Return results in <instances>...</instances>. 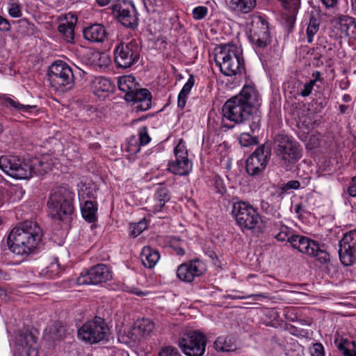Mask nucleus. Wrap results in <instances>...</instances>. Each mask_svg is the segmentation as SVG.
Returning <instances> with one entry per match:
<instances>
[{
    "instance_id": "obj_24",
    "label": "nucleus",
    "mask_w": 356,
    "mask_h": 356,
    "mask_svg": "<svg viewBox=\"0 0 356 356\" xmlns=\"http://www.w3.org/2000/svg\"><path fill=\"white\" fill-rule=\"evenodd\" d=\"M170 199V197L167 188H159L154 195L153 204L149 206V211L154 213L165 211V204Z\"/></svg>"
},
{
    "instance_id": "obj_9",
    "label": "nucleus",
    "mask_w": 356,
    "mask_h": 356,
    "mask_svg": "<svg viewBox=\"0 0 356 356\" xmlns=\"http://www.w3.org/2000/svg\"><path fill=\"white\" fill-rule=\"evenodd\" d=\"M0 169L16 179H27L31 177L29 163L17 156H0Z\"/></svg>"
},
{
    "instance_id": "obj_7",
    "label": "nucleus",
    "mask_w": 356,
    "mask_h": 356,
    "mask_svg": "<svg viewBox=\"0 0 356 356\" xmlns=\"http://www.w3.org/2000/svg\"><path fill=\"white\" fill-rule=\"evenodd\" d=\"M291 246L300 252L314 257L321 264L330 261V254L320 248L319 244L307 236L296 234L291 238Z\"/></svg>"
},
{
    "instance_id": "obj_33",
    "label": "nucleus",
    "mask_w": 356,
    "mask_h": 356,
    "mask_svg": "<svg viewBox=\"0 0 356 356\" xmlns=\"http://www.w3.org/2000/svg\"><path fill=\"white\" fill-rule=\"evenodd\" d=\"M97 205L92 201L86 200L81 207L83 218L89 222H94L97 220Z\"/></svg>"
},
{
    "instance_id": "obj_25",
    "label": "nucleus",
    "mask_w": 356,
    "mask_h": 356,
    "mask_svg": "<svg viewBox=\"0 0 356 356\" xmlns=\"http://www.w3.org/2000/svg\"><path fill=\"white\" fill-rule=\"evenodd\" d=\"M83 33L85 39L93 42H102L107 35L105 27L99 24L85 28Z\"/></svg>"
},
{
    "instance_id": "obj_46",
    "label": "nucleus",
    "mask_w": 356,
    "mask_h": 356,
    "mask_svg": "<svg viewBox=\"0 0 356 356\" xmlns=\"http://www.w3.org/2000/svg\"><path fill=\"white\" fill-rule=\"evenodd\" d=\"M208 13V9L205 6H197L193 10V17L196 20L204 18Z\"/></svg>"
},
{
    "instance_id": "obj_50",
    "label": "nucleus",
    "mask_w": 356,
    "mask_h": 356,
    "mask_svg": "<svg viewBox=\"0 0 356 356\" xmlns=\"http://www.w3.org/2000/svg\"><path fill=\"white\" fill-rule=\"evenodd\" d=\"M195 84V79L193 75H190V77L188 78L187 82L184 85L182 89L181 90L180 92L189 95L192 88L193 87Z\"/></svg>"
},
{
    "instance_id": "obj_14",
    "label": "nucleus",
    "mask_w": 356,
    "mask_h": 356,
    "mask_svg": "<svg viewBox=\"0 0 356 356\" xmlns=\"http://www.w3.org/2000/svg\"><path fill=\"white\" fill-rule=\"evenodd\" d=\"M271 154L268 144L258 147L246 161V171L251 176L259 175L266 169Z\"/></svg>"
},
{
    "instance_id": "obj_16",
    "label": "nucleus",
    "mask_w": 356,
    "mask_h": 356,
    "mask_svg": "<svg viewBox=\"0 0 356 356\" xmlns=\"http://www.w3.org/2000/svg\"><path fill=\"white\" fill-rule=\"evenodd\" d=\"M339 256L345 266H351L356 261V229L346 232L339 241Z\"/></svg>"
},
{
    "instance_id": "obj_5",
    "label": "nucleus",
    "mask_w": 356,
    "mask_h": 356,
    "mask_svg": "<svg viewBox=\"0 0 356 356\" xmlns=\"http://www.w3.org/2000/svg\"><path fill=\"white\" fill-rule=\"evenodd\" d=\"M232 214L243 232L257 229L261 221L257 210L245 202H235L233 204Z\"/></svg>"
},
{
    "instance_id": "obj_1",
    "label": "nucleus",
    "mask_w": 356,
    "mask_h": 356,
    "mask_svg": "<svg viewBox=\"0 0 356 356\" xmlns=\"http://www.w3.org/2000/svg\"><path fill=\"white\" fill-rule=\"evenodd\" d=\"M42 231L33 221H25L14 227L8 237L9 250L17 255L27 257L38 248Z\"/></svg>"
},
{
    "instance_id": "obj_23",
    "label": "nucleus",
    "mask_w": 356,
    "mask_h": 356,
    "mask_svg": "<svg viewBox=\"0 0 356 356\" xmlns=\"http://www.w3.org/2000/svg\"><path fill=\"white\" fill-rule=\"evenodd\" d=\"M154 325L152 321L148 318L138 320L133 328V335L135 336L134 340H140L149 337L153 332Z\"/></svg>"
},
{
    "instance_id": "obj_57",
    "label": "nucleus",
    "mask_w": 356,
    "mask_h": 356,
    "mask_svg": "<svg viewBox=\"0 0 356 356\" xmlns=\"http://www.w3.org/2000/svg\"><path fill=\"white\" fill-rule=\"evenodd\" d=\"M294 211L298 218H301L303 214L306 213L305 208L302 206V204H296L294 207Z\"/></svg>"
},
{
    "instance_id": "obj_58",
    "label": "nucleus",
    "mask_w": 356,
    "mask_h": 356,
    "mask_svg": "<svg viewBox=\"0 0 356 356\" xmlns=\"http://www.w3.org/2000/svg\"><path fill=\"white\" fill-rule=\"evenodd\" d=\"M322 3L325 6V7L330 8H334L338 0H321Z\"/></svg>"
},
{
    "instance_id": "obj_52",
    "label": "nucleus",
    "mask_w": 356,
    "mask_h": 356,
    "mask_svg": "<svg viewBox=\"0 0 356 356\" xmlns=\"http://www.w3.org/2000/svg\"><path fill=\"white\" fill-rule=\"evenodd\" d=\"M146 227V224L143 222H139L138 224L135 225L132 227L131 235L134 237H136L138 236L143 230H144Z\"/></svg>"
},
{
    "instance_id": "obj_11",
    "label": "nucleus",
    "mask_w": 356,
    "mask_h": 356,
    "mask_svg": "<svg viewBox=\"0 0 356 356\" xmlns=\"http://www.w3.org/2000/svg\"><path fill=\"white\" fill-rule=\"evenodd\" d=\"M206 339L198 331H190L184 334L179 341V346L187 356H202L205 352Z\"/></svg>"
},
{
    "instance_id": "obj_61",
    "label": "nucleus",
    "mask_w": 356,
    "mask_h": 356,
    "mask_svg": "<svg viewBox=\"0 0 356 356\" xmlns=\"http://www.w3.org/2000/svg\"><path fill=\"white\" fill-rule=\"evenodd\" d=\"M133 293L138 296H143L144 295H145V293H144L143 291H140V290H138L137 289H136L135 290H134L132 291Z\"/></svg>"
},
{
    "instance_id": "obj_63",
    "label": "nucleus",
    "mask_w": 356,
    "mask_h": 356,
    "mask_svg": "<svg viewBox=\"0 0 356 356\" xmlns=\"http://www.w3.org/2000/svg\"><path fill=\"white\" fill-rule=\"evenodd\" d=\"M3 200H4L3 194L2 192L0 191V207L3 205Z\"/></svg>"
},
{
    "instance_id": "obj_32",
    "label": "nucleus",
    "mask_w": 356,
    "mask_h": 356,
    "mask_svg": "<svg viewBox=\"0 0 356 356\" xmlns=\"http://www.w3.org/2000/svg\"><path fill=\"white\" fill-rule=\"evenodd\" d=\"M340 29L345 36L356 40V22L352 17H343L340 20Z\"/></svg>"
},
{
    "instance_id": "obj_48",
    "label": "nucleus",
    "mask_w": 356,
    "mask_h": 356,
    "mask_svg": "<svg viewBox=\"0 0 356 356\" xmlns=\"http://www.w3.org/2000/svg\"><path fill=\"white\" fill-rule=\"evenodd\" d=\"M300 186V184L298 181L297 180H291V181H289L288 182L286 183H284L281 186V190L283 193H286L288 192L289 190H296V189H298Z\"/></svg>"
},
{
    "instance_id": "obj_56",
    "label": "nucleus",
    "mask_w": 356,
    "mask_h": 356,
    "mask_svg": "<svg viewBox=\"0 0 356 356\" xmlns=\"http://www.w3.org/2000/svg\"><path fill=\"white\" fill-rule=\"evenodd\" d=\"M260 208L264 212H265L266 213H270L273 210L272 207L270 205V204L265 200L261 201Z\"/></svg>"
},
{
    "instance_id": "obj_30",
    "label": "nucleus",
    "mask_w": 356,
    "mask_h": 356,
    "mask_svg": "<svg viewBox=\"0 0 356 356\" xmlns=\"http://www.w3.org/2000/svg\"><path fill=\"white\" fill-rule=\"evenodd\" d=\"M140 259L144 266L152 268L155 266L160 259V254L158 250L145 246L140 253Z\"/></svg>"
},
{
    "instance_id": "obj_26",
    "label": "nucleus",
    "mask_w": 356,
    "mask_h": 356,
    "mask_svg": "<svg viewBox=\"0 0 356 356\" xmlns=\"http://www.w3.org/2000/svg\"><path fill=\"white\" fill-rule=\"evenodd\" d=\"M271 231L275 238L281 242L288 241L291 244V238L296 235L292 229L282 223V221H274L271 223Z\"/></svg>"
},
{
    "instance_id": "obj_38",
    "label": "nucleus",
    "mask_w": 356,
    "mask_h": 356,
    "mask_svg": "<svg viewBox=\"0 0 356 356\" xmlns=\"http://www.w3.org/2000/svg\"><path fill=\"white\" fill-rule=\"evenodd\" d=\"M282 6L289 10L291 14L290 21L291 23L295 22V15L300 6V0H280Z\"/></svg>"
},
{
    "instance_id": "obj_27",
    "label": "nucleus",
    "mask_w": 356,
    "mask_h": 356,
    "mask_svg": "<svg viewBox=\"0 0 356 356\" xmlns=\"http://www.w3.org/2000/svg\"><path fill=\"white\" fill-rule=\"evenodd\" d=\"M91 88L94 94L100 97L103 96L104 93L113 92L115 85L107 78L97 76L94 78L92 81Z\"/></svg>"
},
{
    "instance_id": "obj_2",
    "label": "nucleus",
    "mask_w": 356,
    "mask_h": 356,
    "mask_svg": "<svg viewBox=\"0 0 356 356\" xmlns=\"http://www.w3.org/2000/svg\"><path fill=\"white\" fill-rule=\"evenodd\" d=\"M236 96L226 101L222 108L223 120L227 119L235 124L250 121L249 126L251 131L259 130L261 119L260 113H253Z\"/></svg>"
},
{
    "instance_id": "obj_19",
    "label": "nucleus",
    "mask_w": 356,
    "mask_h": 356,
    "mask_svg": "<svg viewBox=\"0 0 356 356\" xmlns=\"http://www.w3.org/2000/svg\"><path fill=\"white\" fill-rule=\"evenodd\" d=\"M14 350L17 356H38L35 337L27 331L19 333L15 337Z\"/></svg>"
},
{
    "instance_id": "obj_35",
    "label": "nucleus",
    "mask_w": 356,
    "mask_h": 356,
    "mask_svg": "<svg viewBox=\"0 0 356 356\" xmlns=\"http://www.w3.org/2000/svg\"><path fill=\"white\" fill-rule=\"evenodd\" d=\"M215 348L222 352H230L236 349V345L229 337H219L214 343Z\"/></svg>"
},
{
    "instance_id": "obj_49",
    "label": "nucleus",
    "mask_w": 356,
    "mask_h": 356,
    "mask_svg": "<svg viewBox=\"0 0 356 356\" xmlns=\"http://www.w3.org/2000/svg\"><path fill=\"white\" fill-rule=\"evenodd\" d=\"M314 85V81H309L305 83L303 88L300 92V95L302 97H308L312 93Z\"/></svg>"
},
{
    "instance_id": "obj_3",
    "label": "nucleus",
    "mask_w": 356,
    "mask_h": 356,
    "mask_svg": "<svg viewBox=\"0 0 356 356\" xmlns=\"http://www.w3.org/2000/svg\"><path fill=\"white\" fill-rule=\"evenodd\" d=\"M214 60L225 76L241 74L245 63L240 49L234 44L220 45L215 49Z\"/></svg>"
},
{
    "instance_id": "obj_22",
    "label": "nucleus",
    "mask_w": 356,
    "mask_h": 356,
    "mask_svg": "<svg viewBox=\"0 0 356 356\" xmlns=\"http://www.w3.org/2000/svg\"><path fill=\"white\" fill-rule=\"evenodd\" d=\"M127 102H132L134 108L136 111H145L151 108L152 95L145 88H136L131 94L124 95Z\"/></svg>"
},
{
    "instance_id": "obj_47",
    "label": "nucleus",
    "mask_w": 356,
    "mask_h": 356,
    "mask_svg": "<svg viewBox=\"0 0 356 356\" xmlns=\"http://www.w3.org/2000/svg\"><path fill=\"white\" fill-rule=\"evenodd\" d=\"M239 143L244 147L250 146L255 143L254 138L248 133H243L239 137Z\"/></svg>"
},
{
    "instance_id": "obj_12",
    "label": "nucleus",
    "mask_w": 356,
    "mask_h": 356,
    "mask_svg": "<svg viewBox=\"0 0 356 356\" xmlns=\"http://www.w3.org/2000/svg\"><path fill=\"white\" fill-rule=\"evenodd\" d=\"M48 76L55 87L70 89L73 86L74 76L72 69L62 60H56L49 67Z\"/></svg>"
},
{
    "instance_id": "obj_40",
    "label": "nucleus",
    "mask_w": 356,
    "mask_h": 356,
    "mask_svg": "<svg viewBox=\"0 0 356 356\" xmlns=\"http://www.w3.org/2000/svg\"><path fill=\"white\" fill-rule=\"evenodd\" d=\"M60 269L58 263V259H55L46 268L42 270V273L49 278H54L59 275Z\"/></svg>"
},
{
    "instance_id": "obj_39",
    "label": "nucleus",
    "mask_w": 356,
    "mask_h": 356,
    "mask_svg": "<svg viewBox=\"0 0 356 356\" xmlns=\"http://www.w3.org/2000/svg\"><path fill=\"white\" fill-rule=\"evenodd\" d=\"M319 29V22L317 19L312 17L307 29V38L309 43L313 42V38Z\"/></svg>"
},
{
    "instance_id": "obj_8",
    "label": "nucleus",
    "mask_w": 356,
    "mask_h": 356,
    "mask_svg": "<svg viewBox=\"0 0 356 356\" xmlns=\"http://www.w3.org/2000/svg\"><path fill=\"white\" fill-rule=\"evenodd\" d=\"M108 327L104 319L95 317L86 322L78 330V338L90 344L97 343L104 340L108 333Z\"/></svg>"
},
{
    "instance_id": "obj_17",
    "label": "nucleus",
    "mask_w": 356,
    "mask_h": 356,
    "mask_svg": "<svg viewBox=\"0 0 356 356\" xmlns=\"http://www.w3.org/2000/svg\"><path fill=\"white\" fill-rule=\"evenodd\" d=\"M112 275L105 264H97L86 273H81L76 279L78 285L97 284L111 279Z\"/></svg>"
},
{
    "instance_id": "obj_15",
    "label": "nucleus",
    "mask_w": 356,
    "mask_h": 356,
    "mask_svg": "<svg viewBox=\"0 0 356 356\" xmlns=\"http://www.w3.org/2000/svg\"><path fill=\"white\" fill-rule=\"evenodd\" d=\"M112 11L124 26L134 29L138 26L137 12L131 1H118L112 6Z\"/></svg>"
},
{
    "instance_id": "obj_60",
    "label": "nucleus",
    "mask_w": 356,
    "mask_h": 356,
    "mask_svg": "<svg viewBox=\"0 0 356 356\" xmlns=\"http://www.w3.org/2000/svg\"><path fill=\"white\" fill-rule=\"evenodd\" d=\"M111 0H96L97 4L100 6H105L110 3Z\"/></svg>"
},
{
    "instance_id": "obj_20",
    "label": "nucleus",
    "mask_w": 356,
    "mask_h": 356,
    "mask_svg": "<svg viewBox=\"0 0 356 356\" xmlns=\"http://www.w3.org/2000/svg\"><path fill=\"white\" fill-rule=\"evenodd\" d=\"M253 29L250 31V38L257 47L264 48L270 42L268 23L261 17L252 22Z\"/></svg>"
},
{
    "instance_id": "obj_37",
    "label": "nucleus",
    "mask_w": 356,
    "mask_h": 356,
    "mask_svg": "<svg viewBox=\"0 0 356 356\" xmlns=\"http://www.w3.org/2000/svg\"><path fill=\"white\" fill-rule=\"evenodd\" d=\"M3 99L7 106L12 107L15 110L21 113H31L36 107L33 105L20 104L19 102L15 101L9 97H4Z\"/></svg>"
},
{
    "instance_id": "obj_62",
    "label": "nucleus",
    "mask_w": 356,
    "mask_h": 356,
    "mask_svg": "<svg viewBox=\"0 0 356 356\" xmlns=\"http://www.w3.org/2000/svg\"><path fill=\"white\" fill-rule=\"evenodd\" d=\"M15 194L18 195V200H20L22 198V190H16L15 191Z\"/></svg>"
},
{
    "instance_id": "obj_18",
    "label": "nucleus",
    "mask_w": 356,
    "mask_h": 356,
    "mask_svg": "<svg viewBox=\"0 0 356 356\" xmlns=\"http://www.w3.org/2000/svg\"><path fill=\"white\" fill-rule=\"evenodd\" d=\"M206 270L204 263L200 259H194L178 266L177 276L182 282H191L196 277H200Z\"/></svg>"
},
{
    "instance_id": "obj_10",
    "label": "nucleus",
    "mask_w": 356,
    "mask_h": 356,
    "mask_svg": "<svg viewBox=\"0 0 356 356\" xmlns=\"http://www.w3.org/2000/svg\"><path fill=\"white\" fill-rule=\"evenodd\" d=\"M114 60L118 67L128 68L135 64L140 58V48L136 40L121 42L114 49Z\"/></svg>"
},
{
    "instance_id": "obj_4",
    "label": "nucleus",
    "mask_w": 356,
    "mask_h": 356,
    "mask_svg": "<svg viewBox=\"0 0 356 356\" xmlns=\"http://www.w3.org/2000/svg\"><path fill=\"white\" fill-rule=\"evenodd\" d=\"M74 193L65 186L54 189L50 194L47 205L54 220L69 222L74 212Z\"/></svg>"
},
{
    "instance_id": "obj_53",
    "label": "nucleus",
    "mask_w": 356,
    "mask_h": 356,
    "mask_svg": "<svg viewBox=\"0 0 356 356\" xmlns=\"http://www.w3.org/2000/svg\"><path fill=\"white\" fill-rule=\"evenodd\" d=\"M11 29L9 21L0 15V31H9Z\"/></svg>"
},
{
    "instance_id": "obj_54",
    "label": "nucleus",
    "mask_w": 356,
    "mask_h": 356,
    "mask_svg": "<svg viewBox=\"0 0 356 356\" xmlns=\"http://www.w3.org/2000/svg\"><path fill=\"white\" fill-rule=\"evenodd\" d=\"M188 95L179 92L177 98V106L180 108H184L186 106L188 99Z\"/></svg>"
},
{
    "instance_id": "obj_34",
    "label": "nucleus",
    "mask_w": 356,
    "mask_h": 356,
    "mask_svg": "<svg viewBox=\"0 0 356 356\" xmlns=\"http://www.w3.org/2000/svg\"><path fill=\"white\" fill-rule=\"evenodd\" d=\"M119 89L125 93V95L131 94L136 89L135 79L132 76H123L118 80Z\"/></svg>"
},
{
    "instance_id": "obj_29",
    "label": "nucleus",
    "mask_w": 356,
    "mask_h": 356,
    "mask_svg": "<svg viewBox=\"0 0 356 356\" xmlns=\"http://www.w3.org/2000/svg\"><path fill=\"white\" fill-rule=\"evenodd\" d=\"M65 19L66 21L58 26V30L67 42H72L74 38V27L77 19L72 14H68Z\"/></svg>"
},
{
    "instance_id": "obj_55",
    "label": "nucleus",
    "mask_w": 356,
    "mask_h": 356,
    "mask_svg": "<svg viewBox=\"0 0 356 356\" xmlns=\"http://www.w3.org/2000/svg\"><path fill=\"white\" fill-rule=\"evenodd\" d=\"M347 191L349 195L356 197V177L351 179L350 184Z\"/></svg>"
},
{
    "instance_id": "obj_36",
    "label": "nucleus",
    "mask_w": 356,
    "mask_h": 356,
    "mask_svg": "<svg viewBox=\"0 0 356 356\" xmlns=\"http://www.w3.org/2000/svg\"><path fill=\"white\" fill-rule=\"evenodd\" d=\"M91 64L98 68L106 67L110 63L108 56L100 51H95L90 56Z\"/></svg>"
},
{
    "instance_id": "obj_13",
    "label": "nucleus",
    "mask_w": 356,
    "mask_h": 356,
    "mask_svg": "<svg viewBox=\"0 0 356 356\" xmlns=\"http://www.w3.org/2000/svg\"><path fill=\"white\" fill-rule=\"evenodd\" d=\"M174 154L175 160L169 162L168 170L177 175H188L192 170L193 164L188 158L186 143L183 139H180L175 147Z\"/></svg>"
},
{
    "instance_id": "obj_21",
    "label": "nucleus",
    "mask_w": 356,
    "mask_h": 356,
    "mask_svg": "<svg viewBox=\"0 0 356 356\" xmlns=\"http://www.w3.org/2000/svg\"><path fill=\"white\" fill-rule=\"evenodd\" d=\"M236 96L253 113H259L257 108L261 104V98L254 84L244 85Z\"/></svg>"
},
{
    "instance_id": "obj_28",
    "label": "nucleus",
    "mask_w": 356,
    "mask_h": 356,
    "mask_svg": "<svg viewBox=\"0 0 356 356\" xmlns=\"http://www.w3.org/2000/svg\"><path fill=\"white\" fill-rule=\"evenodd\" d=\"M225 3L231 10L248 14L256 7L257 0H225Z\"/></svg>"
},
{
    "instance_id": "obj_43",
    "label": "nucleus",
    "mask_w": 356,
    "mask_h": 356,
    "mask_svg": "<svg viewBox=\"0 0 356 356\" xmlns=\"http://www.w3.org/2000/svg\"><path fill=\"white\" fill-rule=\"evenodd\" d=\"M158 356H181L177 348L171 346L163 347Z\"/></svg>"
},
{
    "instance_id": "obj_44",
    "label": "nucleus",
    "mask_w": 356,
    "mask_h": 356,
    "mask_svg": "<svg viewBox=\"0 0 356 356\" xmlns=\"http://www.w3.org/2000/svg\"><path fill=\"white\" fill-rule=\"evenodd\" d=\"M138 136L140 145H145L151 140L146 127H142L138 129Z\"/></svg>"
},
{
    "instance_id": "obj_41",
    "label": "nucleus",
    "mask_w": 356,
    "mask_h": 356,
    "mask_svg": "<svg viewBox=\"0 0 356 356\" xmlns=\"http://www.w3.org/2000/svg\"><path fill=\"white\" fill-rule=\"evenodd\" d=\"M338 348L342 353L344 356H356V343H348L344 341V343H339Z\"/></svg>"
},
{
    "instance_id": "obj_51",
    "label": "nucleus",
    "mask_w": 356,
    "mask_h": 356,
    "mask_svg": "<svg viewBox=\"0 0 356 356\" xmlns=\"http://www.w3.org/2000/svg\"><path fill=\"white\" fill-rule=\"evenodd\" d=\"M312 356H325L324 348L321 343H314L311 349Z\"/></svg>"
},
{
    "instance_id": "obj_31",
    "label": "nucleus",
    "mask_w": 356,
    "mask_h": 356,
    "mask_svg": "<svg viewBox=\"0 0 356 356\" xmlns=\"http://www.w3.org/2000/svg\"><path fill=\"white\" fill-rule=\"evenodd\" d=\"M51 163L49 162L47 156H44L41 159H35L29 163L31 177L35 175H44L50 169Z\"/></svg>"
},
{
    "instance_id": "obj_6",
    "label": "nucleus",
    "mask_w": 356,
    "mask_h": 356,
    "mask_svg": "<svg viewBox=\"0 0 356 356\" xmlns=\"http://www.w3.org/2000/svg\"><path fill=\"white\" fill-rule=\"evenodd\" d=\"M275 151L277 156L285 164H293L301 157V149L298 143L285 135H277L275 140Z\"/></svg>"
},
{
    "instance_id": "obj_64",
    "label": "nucleus",
    "mask_w": 356,
    "mask_h": 356,
    "mask_svg": "<svg viewBox=\"0 0 356 356\" xmlns=\"http://www.w3.org/2000/svg\"><path fill=\"white\" fill-rule=\"evenodd\" d=\"M352 1V6L354 12L356 13V0H351Z\"/></svg>"
},
{
    "instance_id": "obj_59",
    "label": "nucleus",
    "mask_w": 356,
    "mask_h": 356,
    "mask_svg": "<svg viewBox=\"0 0 356 356\" xmlns=\"http://www.w3.org/2000/svg\"><path fill=\"white\" fill-rule=\"evenodd\" d=\"M312 76L314 79L311 81H314V84H316L317 81H321V73L318 71H316L312 74Z\"/></svg>"
},
{
    "instance_id": "obj_42",
    "label": "nucleus",
    "mask_w": 356,
    "mask_h": 356,
    "mask_svg": "<svg viewBox=\"0 0 356 356\" xmlns=\"http://www.w3.org/2000/svg\"><path fill=\"white\" fill-rule=\"evenodd\" d=\"M95 188H91L90 186L86 184L81 185L80 188H78V196L79 201H85L86 198L94 197Z\"/></svg>"
},
{
    "instance_id": "obj_45",
    "label": "nucleus",
    "mask_w": 356,
    "mask_h": 356,
    "mask_svg": "<svg viewBox=\"0 0 356 356\" xmlns=\"http://www.w3.org/2000/svg\"><path fill=\"white\" fill-rule=\"evenodd\" d=\"M8 11L12 17H19L22 14L21 7L17 3H8Z\"/></svg>"
}]
</instances>
